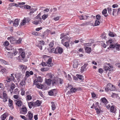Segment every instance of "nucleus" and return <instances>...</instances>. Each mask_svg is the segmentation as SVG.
I'll list each match as a JSON object with an SVG mask.
<instances>
[{
	"mask_svg": "<svg viewBox=\"0 0 120 120\" xmlns=\"http://www.w3.org/2000/svg\"><path fill=\"white\" fill-rule=\"evenodd\" d=\"M60 18V17L59 16H57L53 19L55 21L58 20Z\"/></svg>",
	"mask_w": 120,
	"mask_h": 120,
	"instance_id": "680f3d73",
	"label": "nucleus"
},
{
	"mask_svg": "<svg viewBox=\"0 0 120 120\" xmlns=\"http://www.w3.org/2000/svg\"><path fill=\"white\" fill-rule=\"evenodd\" d=\"M32 98V97L30 95H27L26 98V99L27 101L31 100Z\"/></svg>",
	"mask_w": 120,
	"mask_h": 120,
	"instance_id": "de8ad7c7",
	"label": "nucleus"
},
{
	"mask_svg": "<svg viewBox=\"0 0 120 120\" xmlns=\"http://www.w3.org/2000/svg\"><path fill=\"white\" fill-rule=\"evenodd\" d=\"M49 68H42L41 69V70L42 71H47L49 70Z\"/></svg>",
	"mask_w": 120,
	"mask_h": 120,
	"instance_id": "864d4df0",
	"label": "nucleus"
},
{
	"mask_svg": "<svg viewBox=\"0 0 120 120\" xmlns=\"http://www.w3.org/2000/svg\"><path fill=\"white\" fill-rule=\"evenodd\" d=\"M13 54L14 55H15L18 52L16 49L15 48H14L13 49Z\"/></svg>",
	"mask_w": 120,
	"mask_h": 120,
	"instance_id": "4c0bfd02",
	"label": "nucleus"
},
{
	"mask_svg": "<svg viewBox=\"0 0 120 120\" xmlns=\"http://www.w3.org/2000/svg\"><path fill=\"white\" fill-rule=\"evenodd\" d=\"M24 8H26L28 9H30L31 7L29 5H26L24 6Z\"/></svg>",
	"mask_w": 120,
	"mask_h": 120,
	"instance_id": "8fccbe9b",
	"label": "nucleus"
},
{
	"mask_svg": "<svg viewBox=\"0 0 120 120\" xmlns=\"http://www.w3.org/2000/svg\"><path fill=\"white\" fill-rule=\"evenodd\" d=\"M3 45L5 46H8L9 45V42L7 41H5Z\"/></svg>",
	"mask_w": 120,
	"mask_h": 120,
	"instance_id": "3c124183",
	"label": "nucleus"
},
{
	"mask_svg": "<svg viewBox=\"0 0 120 120\" xmlns=\"http://www.w3.org/2000/svg\"><path fill=\"white\" fill-rule=\"evenodd\" d=\"M13 101L12 100H11L10 98L8 99V105L9 106L11 109H13L14 107L13 105Z\"/></svg>",
	"mask_w": 120,
	"mask_h": 120,
	"instance_id": "f8f14e48",
	"label": "nucleus"
},
{
	"mask_svg": "<svg viewBox=\"0 0 120 120\" xmlns=\"http://www.w3.org/2000/svg\"><path fill=\"white\" fill-rule=\"evenodd\" d=\"M78 62L77 60L75 59L74 61L73 66L74 68H76L77 67L78 64Z\"/></svg>",
	"mask_w": 120,
	"mask_h": 120,
	"instance_id": "f3484780",
	"label": "nucleus"
},
{
	"mask_svg": "<svg viewBox=\"0 0 120 120\" xmlns=\"http://www.w3.org/2000/svg\"><path fill=\"white\" fill-rule=\"evenodd\" d=\"M116 109L115 108V106L114 105H112L110 107V111L112 112H115L116 111Z\"/></svg>",
	"mask_w": 120,
	"mask_h": 120,
	"instance_id": "b1692460",
	"label": "nucleus"
},
{
	"mask_svg": "<svg viewBox=\"0 0 120 120\" xmlns=\"http://www.w3.org/2000/svg\"><path fill=\"white\" fill-rule=\"evenodd\" d=\"M38 81L37 79H35L34 82V84L37 85L38 84Z\"/></svg>",
	"mask_w": 120,
	"mask_h": 120,
	"instance_id": "69168bd1",
	"label": "nucleus"
},
{
	"mask_svg": "<svg viewBox=\"0 0 120 120\" xmlns=\"http://www.w3.org/2000/svg\"><path fill=\"white\" fill-rule=\"evenodd\" d=\"M52 84L54 86L57 85L59 84L58 78H55L52 80Z\"/></svg>",
	"mask_w": 120,
	"mask_h": 120,
	"instance_id": "9d476101",
	"label": "nucleus"
},
{
	"mask_svg": "<svg viewBox=\"0 0 120 120\" xmlns=\"http://www.w3.org/2000/svg\"><path fill=\"white\" fill-rule=\"evenodd\" d=\"M25 84V82L24 81H21L20 82V85L22 86H23V85H24Z\"/></svg>",
	"mask_w": 120,
	"mask_h": 120,
	"instance_id": "4d7b16f0",
	"label": "nucleus"
},
{
	"mask_svg": "<svg viewBox=\"0 0 120 120\" xmlns=\"http://www.w3.org/2000/svg\"><path fill=\"white\" fill-rule=\"evenodd\" d=\"M21 56L22 58H24L25 57V53L24 52H22V53H21Z\"/></svg>",
	"mask_w": 120,
	"mask_h": 120,
	"instance_id": "13d9d810",
	"label": "nucleus"
},
{
	"mask_svg": "<svg viewBox=\"0 0 120 120\" xmlns=\"http://www.w3.org/2000/svg\"><path fill=\"white\" fill-rule=\"evenodd\" d=\"M101 101L105 105L106 104L108 103V101L105 98H101Z\"/></svg>",
	"mask_w": 120,
	"mask_h": 120,
	"instance_id": "a878e982",
	"label": "nucleus"
},
{
	"mask_svg": "<svg viewBox=\"0 0 120 120\" xmlns=\"http://www.w3.org/2000/svg\"><path fill=\"white\" fill-rule=\"evenodd\" d=\"M4 83H5V87L7 88H9L10 87L11 83L9 84V82H6V80H4Z\"/></svg>",
	"mask_w": 120,
	"mask_h": 120,
	"instance_id": "f704fd0d",
	"label": "nucleus"
},
{
	"mask_svg": "<svg viewBox=\"0 0 120 120\" xmlns=\"http://www.w3.org/2000/svg\"><path fill=\"white\" fill-rule=\"evenodd\" d=\"M85 50L86 52L88 53H89L91 52V48L90 47H85Z\"/></svg>",
	"mask_w": 120,
	"mask_h": 120,
	"instance_id": "412c9836",
	"label": "nucleus"
},
{
	"mask_svg": "<svg viewBox=\"0 0 120 120\" xmlns=\"http://www.w3.org/2000/svg\"><path fill=\"white\" fill-rule=\"evenodd\" d=\"M22 41V39L21 38H20L18 40H16V44H19L21 42V41Z\"/></svg>",
	"mask_w": 120,
	"mask_h": 120,
	"instance_id": "603ef678",
	"label": "nucleus"
},
{
	"mask_svg": "<svg viewBox=\"0 0 120 120\" xmlns=\"http://www.w3.org/2000/svg\"><path fill=\"white\" fill-rule=\"evenodd\" d=\"M51 103L52 104L51 105L52 110H54L56 109V106L53 102H52Z\"/></svg>",
	"mask_w": 120,
	"mask_h": 120,
	"instance_id": "72a5a7b5",
	"label": "nucleus"
},
{
	"mask_svg": "<svg viewBox=\"0 0 120 120\" xmlns=\"http://www.w3.org/2000/svg\"><path fill=\"white\" fill-rule=\"evenodd\" d=\"M14 98L15 99H17V100H19L21 99L19 96L18 95H15L14 96Z\"/></svg>",
	"mask_w": 120,
	"mask_h": 120,
	"instance_id": "49530a36",
	"label": "nucleus"
},
{
	"mask_svg": "<svg viewBox=\"0 0 120 120\" xmlns=\"http://www.w3.org/2000/svg\"><path fill=\"white\" fill-rule=\"evenodd\" d=\"M76 76L77 78L80 80H81V81H82L83 79V76L82 75H81L78 74Z\"/></svg>",
	"mask_w": 120,
	"mask_h": 120,
	"instance_id": "c756f323",
	"label": "nucleus"
},
{
	"mask_svg": "<svg viewBox=\"0 0 120 120\" xmlns=\"http://www.w3.org/2000/svg\"><path fill=\"white\" fill-rule=\"evenodd\" d=\"M38 81L39 82H42L43 80L42 77L41 76H39L37 78V79Z\"/></svg>",
	"mask_w": 120,
	"mask_h": 120,
	"instance_id": "a19ab883",
	"label": "nucleus"
},
{
	"mask_svg": "<svg viewBox=\"0 0 120 120\" xmlns=\"http://www.w3.org/2000/svg\"><path fill=\"white\" fill-rule=\"evenodd\" d=\"M95 110L96 111V112L98 114L102 112L101 110L100 109H99L98 108H96Z\"/></svg>",
	"mask_w": 120,
	"mask_h": 120,
	"instance_id": "ea45409f",
	"label": "nucleus"
},
{
	"mask_svg": "<svg viewBox=\"0 0 120 120\" xmlns=\"http://www.w3.org/2000/svg\"><path fill=\"white\" fill-rule=\"evenodd\" d=\"M20 116L22 119L24 120H27V119L25 116L23 115H20Z\"/></svg>",
	"mask_w": 120,
	"mask_h": 120,
	"instance_id": "bf43d9fd",
	"label": "nucleus"
},
{
	"mask_svg": "<svg viewBox=\"0 0 120 120\" xmlns=\"http://www.w3.org/2000/svg\"><path fill=\"white\" fill-rule=\"evenodd\" d=\"M96 19H97V20H99L101 18V16L99 15H97L96 16Z\"/></svg>",
	"mask_w": 120,
	"mask_h": 120,
	"instance_id": "e2e57ef3",
	"label": "nucleus"
},
{
	"mask_svg": "<svg viewBox=\"0 0 120 120\" xmlns=\"http://www.w3.org/2000/svg\"><path fill=\"white\" fill-rule=\"evenodd\" d=\"M63 51V49L62 48L60 47H57L55 49V53L61 54Z\"/></svg>",
	"mask_w": 120,
	"mask_h": 120,
	"instance_id": "6e6552de",
	"label": "nucleus"
},
{
	"mask_svg": "<svg viewBox=\"0 0 120 120\" xmlns=\"http://www.w3.org/2000/svg\"><path fill=\"white\" fill-rule=\"evenodd\" d=\"M84 45L85 47L90 46L91 45V44L90 43H85Z\"/></svg>",
	"mask_w": 120,
	"mask_h": 120,
	"instance_id": "6e6d98bb",
	"label": "nucleus"
},
{
	"mask_svg": "<svg viewBox=\"0 0 120 120\" xmlns=\"http://www.w3.org/2000/svg\"><path fill=\"white\" fill-rule=\"evenodd\" d=\"M45 44V42L43 41H38V43L36 44V46L39 47L41 50L42 49V45H43Z\"/></svg>",
	"mask_w": 120,
	"mask_h": 120,
	"instance_id": "423d86ee",
	"label": "nucleus"
},
{
	"mask_svg": "<svg viewBox=\"0 0 120 120\" xmlns=\"http://www.w3.org/2000/svg\"><path fill=\"white\" fill-rule=\"evenodd\" d=\"M88 65V64L86 63L83 66L81 67L80 71L81 72V73L83 72L85 70L87 66Z\"/></svg>",
	"mask_w": 120,
	"mask_h": 120,
	"instance_id": "a211bd4d",
	"label": "nucleus"
},
{
	"mask_svg": "<svg viewBox=\"0 0 120 120\" xmlns=\"http://www.w3.org/2000/svg\"><path fill=\"white\" fill-rule=\"evenodd\" d=\"M6 54V56L8 58H12L13 56V53L12 52H7L5 54V55Z\"/></svg>",
	"mask_w": 120,
	"mask_h": 120,
	"instance_id": "5701e85b",
	"label": "nucleus"
},
{
	"mask_svg": "<svg viewBox=\"0 0 120 120\" xmlns=\"http://www.w3.org/2000/svg\"><path fill=\"white\" fill-rule=\"evenodd\" d=\"M41 102L39 100H37L35 102H34L35 107H37L40 105Z\"/></svg>",
	"mask_w": 120,
	"mask_h": 120,
	"instance_id": "aec40b11",
	"label": "nucleus"
},
{
	"mask_svg": "<svg viewBox=\"0 0 120 120\" xmlns=\"http://www.w3.org/2000/svg\"><path fill=\"white\" fill-rule=\"evenodd\" d=\"M52 60L51 58H49L46 63L43 62L42 63L41 65L42 66H48L49 67H52V64L51 63Z\"/></svg>",
	"mask_w": 120,
	"mask_h": 120,
	"instance_id": "f03ea898",
	"label": "nucleus"
},
{
	"mask_svg": "<svg viewBox=\"0 0 120 120\" xmlns=\"http://www.w3.org/2000/svg\"><path fill=\"white\" fill-rule=\"evenodd\" d=\"M112 97L113 98H117L118 96L117 94L115 93H113L111 95Z\"/></svg>",
	"mask_w": 120,
	"mask_h": 120,
	"instance_id": "37998d69",
	"label": "nucleus"
},
{
	"mask_svg": "<svg viewBox=\"0 0 120 120\" xmlns=\"http://www.w3.org/2000/svg\"><path fill=\"white\" fill-rule=\"evenodd\" d=\"M54 45L53 42V41L50 42L49 44V45L50 47L51 48Z\"/></svg>",
	"mask_w": 120,
	"mask_h": 120,
	"instance_id": "0e129e2a",
	"label": "nucleus"
},
{
	"mask_svg": "<svg viewBox=\"0 0 120 120\" xmlns=\"http://www.w3.org/2000/svg\"><path fill=\"white\" fill-rule=\"evenodd\" d=\"M0 61L1 63L4 64L5 65L8 64V62L5 61L1 59L0 60Z\"/></svg>",
	"mask_w": 120,
	"mask_h": 120,
	"instance_id": "58836bf2",
	"label": "nucleus"
},
{
	"mask_svg": "<svg viewBox=\"0 0 120 120\" xmlns=\"http://www.w3.org/2000/svg\"><path fill=\"white\" fill-rule=\"evenodd\" d=\"M47 77L50 79H52L54 76L53 75L51 74H49L47 75Z\"/></svg>",
	"mask_w": 120,
	"mask_h": 120,
	"instance_id": "c03bdc74",
	"label": "nucleus"
},
{
	"mask_svg": "<svg viewBox=\"0 0 120 120\" xmlns=\"http://www.w3.org/2000/svg\"><path fill=\"white\" fill-rule=\"evenodd\" d=\"M102 13V14L105 17H107L108 15V14L107 13V10L106 9L103 10Z\"/></svg>",
	"mask_w": 120,
	"mask_h": 120,
	"instance_id": "c85d7f7f",
	"label": "nucleus"
},
{
	"mask_svg": "<svg viewBox=\"0 0 120 120\" xmlns=\"http://www.w3.org/2000/svg\"><path fill=\"white\" fill-rule=\"evenodd\" d=\"M19 20L18 19H15L14 22H13V25L15 27L19 25Z\"/></svg>",
	"mask_w": 120,
	"mask_h": 120,
	"instance_id": "4be33fe9",
	"label": "nucleus"
},
{
	"mask_svg": "<svg viewBox=\"0 0 120 120\" xmlns=\"http://www.w3.org/2000/svg\"><path fill=\"white\" fill-rule=\"evenodd\" d=\"M71 88L72 86L71 85L68 84V86H66V89L68 90V88L69 89H71Z\"/></svg>",
	"mask_w": 120,
	"mask_h": 120,
	"instance_id": "052dcab7",
	"label": "nucleus"
},
{
	"mask_svg": "<svg viewBox=\"0 0 120 120\" xmlns=\"http://www.w3.org/2000/svg\"><path fill=\"white\" fill-rule=\"evenodd\" d=\"M109 47L111 48H113L115 47L116 49L117 50H120V45H119L116 44L115 45V44H111L110 45Z\"/></svg>",
	"mask_w": 120,
	"mask_h": 120,
	"instance_id": "0eeeda50",
	"label": "nucleus"
},
{
	"mask_svg": "<svg viewBox=\"0 0 120 120\" xmlns=\"http://www.w3.org/2000/svg\"><path fill=\"white\" fill-rule=\"evenodd\" d=\"M98 104L99 103L98 102H96L95 104H93V106H94V108L95 109H96V108H99V106Z\"/></svg>",
	"mask_w": 120,
	"mask_h": 120,
	"instance_id": "2f4dec72",
	"label": "nucleus"
},
{
	"mask_svg": "<svg viewBox=\"0 0 120 120\" xmlns=\"http://www.w3.org/2000/svg\"><path fill=\"white\" fill-rule=\"evenodd\" d=\"M29 72L27 71L26 73V76L27 77H29L30 76Z\"/></svg>",
	"mask_w": 120,
	"mask_h": 120,
	"instance_id": "774afa93",
	"label": "nucleus"
},
{
	"mask_svg": "<svg viewBox=\"0 0 120 120\" xmlns=\"http://www.w3.org/2000/svg\"><path fill=\"white\" fill-rule=\"evenodd\" d=\"M37 86L39 88L42 89L43 88V86L41 85V84H38L37 85Z\"/></svg>",
	"mask_w": 120,
	"mask_h": 120,
	"instance_id": "5fc2aeb1",
	"label": "nucleus"
},
{
	"mask_svg": "<svg viewBox=\"0 0 120 120\" xmlns=\"http://www.w3.org/2000/svg\"><path fill=\"white\" fill-rule=\"evenodd\" d=\"M48 15L44 14L42 16V18L43 20H44L48 17Z\"/></svg>",
	"mask_w": 120,
	"mask_h": 120,
	"instance_id": "09e8293b",
	"label": "nucleus"
},
{
	"mask_svg": "<svg viewBox=\"0 0 120 120\" xmlns=\"http://www.w3.org/2000/svg\"><path fill=\"white\" fill-rule=\"evenodd\" d=\"M107 87L111 90H115V86L112 84L110 83H108L107 84Z\"/></svg>",
	"mask_w": 120,
	"mask_h": 120,
	"instance_id": "9b49d317",
	"label": "nucleus"
},
{
	"mask_svg": "<svg viewBox=\"0 0 120 120\" xmlns=\"http://www.w3.org/2000/svg\"><path fill=\"white\" fill-rule=\"evenodd\" d=\"M27 116L28 117L29 120H32L33 117V114L31 113V111H29L28 113Z\"/></svg>",
	"mask_w": 120,
	"mask_h": 120,
	"instance_id": "ddd939ff",
	"label": "nucleus"
},
{
	"mask_svg": "<svg viewBox=\"0 0 120 120\" xmlns=\"http://www.w3.org/2000/svg\"><path fill=\"white\" fill-rule=\"evenodd\" d=\"M100 22L99 20H96L95 22V26H97L99 25L100 24Z\"/></svg>",
	"mask_w": 120,
	"mask_h": 120,
	"instance_id": "a18cd8bd",
	"label": "nucleus"
},
{
	"mask_svg": "<svg viewBox=\"0 0 120 120\" xmlns=\"http://www.w3.org/2000/svg\"><path fill=\"white\" fill-rule=\"evenodd\" d=\"M51 80L50 79H47L45 81L46 83L48 85H50L51 83Z\"/></svg>",
	"mask_w": 120,
	"mask_h": 120,
	"instance_id": "c9c22d12",
	"label": "nucleus"
},
{
	"mask_svg": "<svg viewBox=\"0 0 120 120\" xmlns=\"http://www.w3.org/2000/svg\"><path fill=\"white\" fill-rule=\"evenodd\" d=\"M27 112V109L26 107L25 106H23L20 109L19 113L25 115Z\"/></svg>",
	"mask_w": 120,
	"mask_h": 120,
	"instance_id": "39448f33",
	"label": "nucleus"
},
{
	"mask_svg": "<svg viewBox=\"0 0 120 120\" xmlns=\"http://www.w3.org/2000/svg\"><path fill=\"white\" fill-rule=\"evenodd\" d=\"M36 19L33 22V23L36 25L40 24L42 23L41 19L39 16V15H38L36 17Z\"/></svg>",
	"mask_w": 120,
	"mask_h": 120,
	"instance_id": "f257e3e1",
	"label": "nucleus"
},
{
	"mask_svg": "<svg viewBox=\"0 0 120 120\" xmlns=\"http://www.w3.org/2000/svg\"><path fill=\"white\" fill-rule=\"evenodd\" d=\"M8 40L10 41V42L12 44H16V40L15 38L13 37L8 38Z\"/></svg>",
	"mask_w": 120,
	"mask_h": 120,
	"instance_id": "1a4fd4ad",
	"label": "nucleus"
},
{
	"mask_svg": "<svg viewBox=\"0 0 120 120\" xmlns=\"http://www.w3.org/2000/svg\"><path fill=\"white\" fill-rule=\"evenodd\" d=\"M8 116V114L7 113H5L1 116V120H4L6 117Z\"/></svg>",
	"mask_w": 120,
	"mask_h": 120,
	"instance_id": "6ab92c4d",
	"label": "nucleus"
},
{
	"mask_svg": "<svg viewBox=\"0 0 120 120\" xmlns=\"http://www.w3.org/2000/svg\"><path fill=\"white\" fill-rule=\"evenodd\" d=\"M26 19L24 18L22 22L21 23V25L23 26L24 25L26 24Z\"/></svg>",
	"mask_w": 120,
	"mask_h": 120,
	"instance_id": "e433bc0d",
	"label": "nucleus"
},
{
	"mask_svg": "<svg viewBox=\"0 0 120 120\" xmlns=\"http://www.w3.org/2000/svg\"><path fill=\"white\" fill-rule=\"evenodd\" d=\"M19 68L22 70L23 72L25 71L27 69V67L26 66L24 65H22L19 66Z\"/></svg>",
	"mask_w": 120,
	"mask_h": 120,
	"instance_id": "4468645a",
	"label": "nucleus"
},
{
	"mask_svg": "<svg viewBox=\"0 0 120 120\" xmlns=\"http://www.w3.org/2000/svg\"><path fill=\"white\" fill-rule=\"evenodd\" d=\"M15 86V85L13 83L11 82V83L10 87L11 89L10 90L11 91V93H12L13 92V90L14 89Z\"/></svg>",
	"mask_w": 120,
	"mask_h": 120,
	"instance_id": "dca6fc26",
	"label": "nucleus"
},
{
	"mask_svg": "<svg viewBox=\"0 0 120 120\" xmlns=\"http://www.w3.org/2000/svg\"><path fill=\"white\" fill-rule=\"evenodd\" d=\"M71 91L72 93H75L76 92L77 90V88L72 87L70 90Z\"/></svg>",
	"mask_w": 120,
	"mask_h": 120,
	"instance_id": "7c9ffc66",
	"label": "nucleus"
},
{
	"mask_svg": "<svg viewBox=\"0 0 120 120\" xmlns=\"http://www.w3.org/2000/svg\"><path fill=\"white\" fill-rule=\"evenodd\" d=\"M107 9L108 11V12L109 13V14H110L111 15L112 12V8H111L110 7H109L107 8Z\"/></svg>",
	"mask_w": 120,
	"mask_h": 120,
	"instance_id": "79ce46f5",
	"label": "nucleus"
},
{
	"mask_svg": "<svg viewBox=\"0 0 120 120\" xmlns=\"http://www.w3.org/2000/svg\"><path fill=\"white\" fill-rule=\"evenodd\" d=\"M16 104L18 107H20L21 106L23 103L21 101L19 100L17 101L16 103Z\"/></svg>",
	"mask_w": 120,
	"mask_h": 120,
	"instance_id": "393cba45",
	"label": "nucleus"
},
{
	"mask_svg": "<svg viewBox=\"0 0 120 120\" xmlns=\"http://www.w3.org/2000/svg\"><path fill=\"white\" fill-rule=\"evenodd\" d=\"M109 36L110 37H114L115 36H116V35L113 32H110L108 34Z\"/></svg>",
	"mask_w": 120,
	"mask_h": 120,
	"instance_id": "cd10ccee",
	"label": "nucleus"
},
{
	"mask_svg": "<svg viewBox=\"0 0 120 120\" xmlns=\"http://www.w3.org/2000/svg\"><path fill=\"white\" fill-rule=\"evenodd\" d=\"M104 68L106 71H111L113 70V66L109 64H108L107 65L104 66Z\"/></svg>",
	"mask_w": 120,
	"mask_h": 120,
	"instance_id": "20e7f679",
	"label": "nucleus"
},
{
	"mask_svg": "<svg viewBox=\"0 0 120 120\" xmlns=\"http://www.w3.org/2000/svg\"><path fill=\"white\" fill-rule=\"evenodd\" d=\"M118 13L116 9H113V12L112 14L113 15L116 16Z\"/></svg>",
	"mask_w": 120,
	"mask_h": 120,
	"instance_id": "473e14b6",
	"label": "nucleus"
},
{
	"mask_svg": "<svg viewBox=\"0 0 120 120\" xmlns=\"http://www.w3.org/2000/svg\"><path fill=\"white\" fill-rule=\"evenodd\" d=\"M14 74H12L9 77H8L7 80H6V82H9L11 81H12L14 82H15L16 81V80L14 76Z\"/></svg>",
	"mask_w": 120,
	"mask_h": 120,
	"instance_id": "7ed1b4c3",
	"label": "nucleus"
},
{
	"mask_svg": "<svg viewBox=\"0 0 120 120\" xmlns=\"http://www.w3.org/2000/svg\"><path fill=\"white\" fill-rule=\"evenodd\" d=\"M28 105L29 108L31 109L32 108V107H35V105L34 102H30L28 103Z\"/></svg>",
	"mask_w": 120,
	"mask_h": 120,
	"instance_id": "bb28decb",
	"label": "nucleus"
},
{
	"mask_svg": "<svg viewBox=\"0 0 120 120\" xmlns=\"http://www.w3.org/2000/svg\"><path fill=\"white\" fill-rule=\"evenodd\" d=\"M65 41V39H63L62 40L61 43L62 44L64 45L66 47V48L68 47L69 46V44L68 42H64V41Z\"/></svg>",
	"mask_w": 120,
	"mask_h": 120,
	"instance_id": "2eb2a0df",
	"label": "nucleus"
},
{
	"mask_svg": "<svg viewBox=\"0 0 120 120\" xmlns=\"http://www.w3.org/2000/svg\"><path fill=\"white\" fill-rule=\"evenodd\" d=\"M6 70L5 68H4L2 69L1 70L0 72H2L3 74L4 72H6Z\"/></svg>",
	"mask_w": 120,
	"mask_h": 120,
	"instance_id": "338daca9",
	"label": "nucleus"
}]
</instances>
